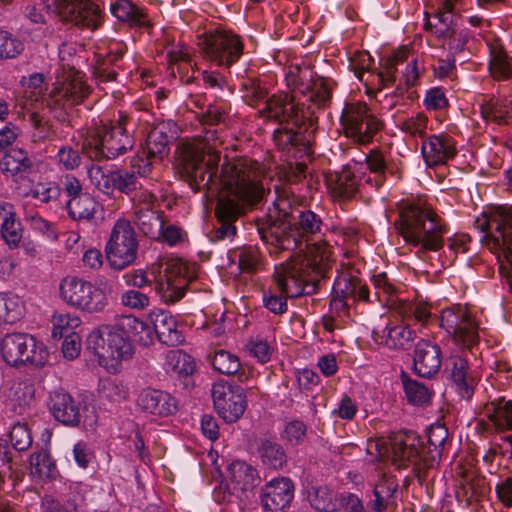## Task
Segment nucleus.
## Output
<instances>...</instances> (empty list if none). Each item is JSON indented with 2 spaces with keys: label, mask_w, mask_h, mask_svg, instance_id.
I'll use <instances>...</instances> for the list:
<instances>
[{
  "label": "nucleus",
  "mask_w": 512,
  "mask_h": 512,
  "mask_svg": "<svg viewBox=\"0 0 512 512\" xmlns=\"http://www.w3.org/2000/svg\"><path fill=\"white\" fill-rule=\"evenodd\" d=\"M234 259L238 260V266L241 272L253 274L262 267V256L259 250L254 246H244L233 251Z\"/></svg>",
  "instance_id": "nucleus-51"
},
{
  "label": "nucleus",
  "mask_w": 512,
  "mask_h": 512,
  "mask_svg": "<svg viewBox=\"0 0 512 512\" xmlns=\"http://www.w3.org/2000/svg\"><path fill=\"white\" fill-rule=\"evenodd\" d=\"M114 325L128 340L131 337L145 346L153 342L152 328L136 316H118Z\"/></svg>",
  "instance_id": "nucleus-36"
},
{
  "label": "nucleus",
  "mask_w": 512,
  "mask_h": 512,
  "mask_svg": "<svg viewBox=\"0 0 512 512\" xmlns=\"http://www.w3.org/2000/svg\"><path fill=\"white\" fill-rule=\"evenodd\" d=\"M161 266L158 263L152 264L149 271L163 292L165 302L174 304L183 298L188 284L196 279L197 266L182 259H173L166 263L163 274Z\"/></svg>",
  "instance_id": "nucleus-11"
},
{
  "label": "nucleus",
  "mask_w": 512,
  "mask_h": 512,
  "mask_svg": "<svg viewBox=\"0 0 512 512\" xmlns=\"http://www.w3.org/2000/svg\"><path fill=\"white\" fill-rule=\"evenodd\" d=\"M99 393L103 399L113 403H121L127 399L129 391L122 382L105 379L99 384Z\"/></svg>",
  "instance_id": "nucleus-59"
},
{
  "label": "nucleus",
  "mask_w": 512,
  "mask_h": 512,
  "mask_svg": "<svg viewBox=\"0 0 512 512\" xmlns=\"http://www.w3.org/2000/svg\"><path fill=\"white\" fill-rule=\"evenodd\" d=\"M150 318L153 324L152 331L159 341L168 346H176L184 341L182 333L178 330L177 321L170 313L156 310L150 313Z\"/></svg>",
  "instance_id": "nucleus-34"
},
{
  "label": "nucleus",
  "mask_w": 512,
  "mask_h": 512,
  "mask_svg": "<svg viewBox=\"0 0 512 512\" xmlns=\"http://www.w3.org/2000/svg\"><path fill=\"white\" fill-rule=\"evenodd\" d=\"M484 415L497 431L512 430V400L500 398L487 403Z\"/></svg>",
  "instance_id": "nucleus-37"
},
{
  "label": "nucleus",
  "mask_w": 512,
  "mask_h": 512,
  "mask_svg": "<svg viewBox=\"0 0 512 512\" xmlns=\"http://www.w3.org/2000/svg\"><path fill=\"white\" fill-rule=\"evenodd\" d=\"M27 121L30 124V139L34 144L52 140L56 136V130L47 117L39 112L28 113Z\"/></svg>",
  "instance_id": "nucleus-45"
},
{
  "label": "nucleus",
  "mask_w": 512,
  "mask_h": 512,
  "mask_svg": "<svg viewBox=\"0 0 512 512\" xmlns=\"http://www.w3.org/2000/svg\"><path fill=\"white\" fill-rule=\"evenodd\" d=\"M489 69L497 80L512 78V57H509L498 44L490 45Z\"/></svg>",
  "instance_id": "nucleus-44"
},
{
  "label": "nucleus",
  "mask_w": 512,
  "mask_h": 512,
  "mask_svg": "<svg viewBox=\"0 0 512 512\" xmlns=\"http://www.w3.org/2000/svg\"><path fill=\"white\" fill-rule=\"evenodd\" d=\"M60 296L69 306L90 314L103 312L109 304L102 288L75 276L61 281Z\"/></svg>",
  "instance_id": "nucleus-15"
},
{
  "label": "nucleus",
  "mask_w": 512,
  "mask_h": 512,
  "mask_svg": "<svg viewBox=\"0 0 512 512\" xmlns=\"http://www.w3.org/2000/svg\"><path fill=\"white\" fill-rule=\"evenodd\" d=\"M294 486L288 478L271 480L263 489L261 503L267 512H283L291 504Z\"/></svg>",
  "instance_id": "nucleus-27"
},
{
  "label": "nucleus",
  "mask_w": 512,
  "mask_h": 512,
  "mask_svg": "<svg viewBox=\"0 0 512 512\" xmlns=\"http://www.w3.org/2000/svg\"><path fill=\"white\" fill-rule=\"evenodd\" d=\"M409 54L410 50L406 46H403L394 51L393 54L386 59L383 70L379 73V78L385 86L394 83L397 66L407 62Z\"/></svg>",
  "instance_id": "nucleus-52"
},
{
  "label": "nucleus",
  "mask_w": 512,
  "mask_h": 512,
  "mask_svg": "<svg viewBox=\"0 0 512 512\" xmlns=\"http://www.w3.org/2000/svg\"><path fill=\"white\" fill-rule=\"evenodd\" d=\"M441 349L428 340H420L414 350V371L420 377L431 378L436 375L441 367Z\"/></svg>",
  "instance_id": "nucleus-28"
},
{
  "label": "nucleus",
  "mask_w": 512,
  "mask_h": 512,
  "mask_svg": "<svg viewBox=\"0 0 512 512\" xmlns=\"http://www.w3.org/2000/svg\"><path fill=\"white\" fill-rule=\"evenodd\" d=\"M23 309V302L19 296L11 292L0 293V325L19 320Z\"/></svg>",
  "instance_id": "nucleus-49"
},
{
  "label": "nucleus",
  "mask_w": 512,
  "mask_h": 512,
  "mask_svg": "<svg viewBox=\"0 0 512 512\" xmlns=\"http://www.w3.org/2000/svg\"><path fill=\"white\" fill-rule=\"evenodd\" d=\"M229 479L235 489L241 491L252 490L260 483L257 470L244 461H234L229 465Z\"/></svg>",
  "instance_id": "nucleus-38"
},
{
  "label": "nucleus",
  "mask_w": 512,
  "mask_h": 512,
  "mask_svg": "<svg viewBox=\"0 0 512 512\" xmlns=\"http://www.w3.org/2000/svg\"><path fill=\"white\" fill-rule=\"evenodd\" d=\"M421 153L427 166L443 165L457 154L456 142L445 133L430 135L423 139Z\"/></svg>",
  "instance_id": "nucleus-26"
},
{
  "label": "nucleus",
  "mask_w": 512,
  "mask_h": 512,
  "mask_svg": "<svg viewBox=\"0 0 512 512\" xmlns=\"http://www.w3.org/2000/svg\"><path fill=\"white\" fill-rule=\"evenodd\" d=\"M362 180L366 184L372 183L370 176H365L356 166L349 164L326 177L327 186L334 201L354 198L359 192Z\"/></svg>",
  "instance_id": "nucleus-24"
},
{
  "label": "nucleus",
  "mask_w": 512,
  "mask_h": 512,
  "mask_svg": "<svg viewBox=\"0 0 512 512\" xmlns=\"http://www.w3.org/2000/svg\"><path fill=\"white\" fill-rule=\"evenodd\" d=\"M142 150L145 151V155L161 160L169 152L167 134L158 128L152 129Z\"/></svg>",
  "instance_id": "nucleus-53"
},
{
  "label": "nucleus",
  "mask_w": 512,
  "mask_h": 512,
  "mask_svg": "<svg viewBox=\"0 0 512 512\" xmlns=\"http://www.w3.org/2000/svg\"><path fill=\"white\" fill-rule=\"evenodd\" d=\"M135 221L140 231L150 239H159L161 237V228H163V219L155 209H137L134 211Z\"/></svg>",
  "instance_id": "nucleus-41"
},
{
  "label": "nucleus",
  "mask_w": 512,
  "mask_h": 512,
  "mask_svg": "<svg viewBox=\"0 0 512 512\" xmlns=\"http://www.w3.org/2000/svg\"><path fill=\"white\" fill-rule=\"evenodd\" d=\"M22 194L24 196L30 195L41 203L47 204L59 198L61 188L55 182L38 183L30 190V192H23Z\"/></svg>",
  "instance_id": "nucleus-62"
},
{
  "label": "nucleus",
  "mask_w": 512,
  "mask_h": 512,
  "mask_svg": "<svg viewBox=\"0 0 512 512\" xmlns=\"http://www.w3.org/2000/svg\"><path fill=\"white\" fill-rule=\"evenodd\" d=\"M458 1L444 0L433 16L437 23L428 18L424 24L426 30H431L437 37L445 39L444 45L452 57L465 50L470 38L469 30L461 28L458 24V17L455 14Z\"/></svg>",
  "instance_id": "nucleus-12"
},
{
  "label": "nucleus",
  "mask_w": 512,
  "mask_h": 512,
  "mask_svg": "<svg viewBox=\"0 0 512 512\" xmlns=\"http://www.w3.org/2000/svg\"><path fill=\"white\" fill-rule=\"evenodd\" d=\"M120 302L128 309L144 310L150 305V297L144 291L128 289L121 294Z\"/></svg>",
  "instance_id": "nucleus-64"
},
{
  "label": "nucleus",
  "mask_w": 512,
  "mask_h": 512,
  "mask_svg": "<svg viewBox=\"0 0 512 512\" xmlns=\"http://www.w3.org/2000/svg\"><path fill=\"white\" fill-rule=\"evenodd\" d=\"M366 163L369 170L375 173L374 179L370 185L380 187L385 179V171L387 169L384 155L381 151L373 149L366 155Z\"/></svg>",
  "instance_id": "nucleus-61"
},
{
  "label": "nucleus",
  "mask_w": 512,
  "mask_h": 512,
  "mask_svg": "<svg viewBox=\"0 0 512 512\" xmlns=\"http://www.w3.org/2000/svg\"><path fill=\"white\" fill-rule=\"evenodd\" d=\"M221 143L217 131L207 129L184 147L182 166L189 181L198 183V186H206L211 181L212 174L206 175L220 162L216 148Z\"/></svg>",
  "instance_id": "nucleus-9"
},
{
  "label": "nucleus",
  "mask_w": 512,
  "mask_h": 512,
  "mask_svg": "<svg viewBox=\"0 0 512 512\" xmlns=\"http://www.w3.org/2000/svg\"><path fill=\"white\" fill-rule=\"evenodd\" d=\"M485 479L475 475H466L456 490V497L460 501L471 503L486 493Z\"/></svg>",
  "instance_id": "nucleus-47"
},
{
  "label": "nucleus",
  "mask_w": 512,
  "mask_h": 512,
  "mask_svg": "<svg viewBox=\"0 0 512 512\" xmlns=\"http://www.w3.org/2000/svg\"><path fill=\"white\" fill-rule=\"evenodd\" d=\"M211 181L206 186L189 181L195 191L217 193L218 198L226 197L241 206L252 207L260 202L264 188L260 184V166L257 162L246 158H225L218 173V165L209 169Z\"/></svg>",
  "instance_id": "nucleus-3"
},
{
  "label": "nucleus",
  "mask_w": 512,
  "mask_h": 512,
  "mask_svg": "<svg viewBox=\"0 0 512 512\" xmlns=\"http://www.w3.org/2000/svg\"><path fill=\"white\" fill-rule=\"evenodd\" d=\"M138 181L132 171L117 169L113 172L112 192L118 190L130 194L137 189Z\"/></svg>",
  "instance_id": "nucleus-63"
},
{
  "label": "nucleus",
  "mask_w": 512,
  "mask_h": 512,
  "mask_svg": "<svg viewBox=\"0 0 512 512\" xmlns=\"http://www.w3.org/2000/svg\"><path fill=\"white\" fill-rule=\"evenodd\" d=\"M479 105L482 117L488 121L500 123L512 113V108L495 98L484 99Z\"/></svg>",
  "instance_id": "nucleus-55"
},
{
  "label": "nucleus",
  "mask_w": 512,
  "mask_h": 512,
  "mask_svg": "<svg viewBox=\"0 0 512 512\" xmlns=\"http://www.w3.org/2000/svg\"><path fill=\"white\" fill-rule=\"evenodd\" d=\"M329 257L330 250L323 245L313 259L296 254L276 265L273 279L277 290L290 298L313 293L324 276Z\"/></svg>",
  "instance_id": "nucleus-5"
},
{
  "label": "nucleus",
  "mask_w": 512,
  "mask_h": 512,
  "mask_svg": "<svg viewBox=\"0 0 512 512\" xmlns=\"http://www.w3.org/2000/svg\"><path fill=\"white\" fill-rule=\"evenodd\" d=\"M259 113L279 123L280 127L273 133V141L279 150L294 159L311 155L309 129L314 130L315 118L312 114L306 115L303 104L296 103L294 95H272Z\"/></svg>",
  "instance_id": "nucleus-2"
},
{
  "label": "nucleus",
  "mask_w": 512,
  "mask_h": 512,
  "mask_svg": "<svg viewBox=\"0 0 512 512\" xmlns=\"http://www.w3.org/2000/svg\"><path fill=\"white\" fill-rule=\"evenodd\" d=\"M257 450L262 463L269 468L279 469L286 463V453L275 441L261 440Z\"/></svg>",
  "instance_id": "nucleus-48"
},
{
  "label": "nucleus",
  "mask_w": 512,
  "mask_h": 512,
  "mask_svg": "<svg viewBox=\"0 0 512 512\" xmlns=\"http://www.w3.org/2000/svg\"><path fill=\"white\" fill-rule=\"evenodd\" d=\"M357 301H369L368 287L359 277L344 272L334 282L330 307L336 312H341Z\"/></svg>",
  "instance_id": "nucleus-23"
},
{
  "label": "nucleus",
  "mask_w": 512,
  "mask_h": 512,
  "mask_svg": "<svg viewBox=\"0 0 512 512\" xmlns=\"http://www.w3.org/2000/svg\"><path fill=\"white\" fill-rule=\"evenodd\" d=\"M48 406L54 418L62 424L76 426L80 423L79 405L69 393L63 390L53 391Z\"/></svg>",
  "instance_id": "nucleus-31"
},
{
  "label": "nucleus",
  "mask_w": 512,
  "mask_h": 512,
  "mask_svg": "<svg viewBox=\"0 0 512 512\" xmlns=\"http://www.w3.org/2000/svg\"><path fill=\"white\" fill-rule=\"evenodd\" d=\"M165 370L172 376H188L195 370L192 357L181 350H170L165 355Z\"/></svg>",
  "instance_id": "nucleus-42"
},
{
  "label": "nucleus",
  "mask_w": 512,
  "mask_h": 512,
  "mask_svg": "<svg viewBox=\"0 0 512 512\" xmlns=\"http://www.w3.org/2000/svg\"><path fill=\"white\" fill-rule=\"evenodd\" d=\"M0 350L4 361L10 366L30 364L42 367L49 358L43 342L27 333H11L4 336Z\"/></svg>",
  "instance_id": "nucleus-13"
},
{
  "label": "nucleus",
  "mask_w": 512,
  "mask_h": 512,
  "mask_svg": "<svg viewBox=\"0 0 512 512\" xmlns=\"http://www.w3.org/2000/svg\"><path fill=\"white\" fill-rule=\"evenodd\" d=\"M46 1L41 0L40 5L52 9L65 23L92 30L101 25V11L92 0H53L52 6Z\"/></svg>",
  "instance_id": "nucleus-19"
},
{
  "label": "nucleus",
  "mask_w": 512,
  "mask_h": 512,
  "mask_svg": "<svg viewBox=\"0 0 512 512\" xmlns=\"http://www.w3.org/2000/svg\"><path fill=\"white\" fill-rule=\"evenodd\" d=\"M198 45L204 58L218 66L230 68L243 54L244 44L239 35L229 30L214 29L205 32Z\"/></svg>",
  "instance_id": "nucleus-14"
},
{
  "label": "nucleus",
  "mask_w": 512,
  "mask_h": 512,
  "mask_svg": "<svg viewBox=\"0 0 512 512\" xmlns=\"http://www.w3.org/2000/svg\"><path fill=\"white\" fill-rule=\"evenodd\" d=\"M90 94V87L85 76L80 71L69 72L62 80H58L51 90L49 97L63 105H76L84 101Z\"/></svg>",
  "instance_id": "nucleus-25"
},
{
  "label": "nucleus",
  "mask_w": 512,
  "mask_h": 512,
  "mask_svg": "<svg viewBox=\"0 0 512 512\" xmlns=\"http://www.w3.org/2000/svg\"><path fill=\"white\" fill-rule=\"evenodd\" d=\"M345 135L356 143L367 144L382 129V122L371 113L366 103H347L341 114Z\"/></svg>",
  "instance_id": "nucleus-18"
},
{
  "label": "nucleus",
  "mask_w": 512,
  "mask_h": 512,
  "mask_svg": "<svg viewBox=\"0 0 512 512\" xmlns=\"http://www.w3.org/2000/svg\"><path fill=\"white\" fill-rule=\"evenodd\" d=\"M398 483L393 477H382L374 487V500L371 501V508L375 512H383L396 505V491Z\"/></svg>",
  "instance_id": "nucleus-39"
},
{
  "label": "nucleus",
  "mask_w": 512,
  "mask_h": 512,
  "mask_svg": "<svg viewBox=\"0 0 512 512\" xmlns=\"http://www.w3.org/2000/svg\"><path fill=\"white\" fill-rule=\"evenodd\" d=\"M480 242L497 258L499 272L512 291V207L497 206L474 221Z\"/></svg>",
  "instance_id": "nucleus-6"
},
{
  "label": "nucleus",
  "mask_w": 512,
  "mask_h": 512,
  "mask_svg": "<svg viewBox=\"0 0 512 512\" xmlns=\"http://www.w3.org/2000/svg\"><path fill=\"white\" fill-rule=\"evenodd\" d=\"M138 248L137 235L130 221L118 219L105 246L109 265L116 270L132 265L137 259Z\"/></svg>",
  "instance_id": "nucleus-16"
},
{
  "label": "nucleus",
  "mask_w": 512,
  "mask_h": 512,
  "mask_svg": "<svg viewBox=\"0 0 512 512\" xmlns=\"http://www.w3.org/2000/svg\"><path fill=\"white\" fill-rule=\"evenodd\" d=\"M403 387L408 401L415 405L429 402L431 391L423 383L409 378H403Z\"/></svg>",
  "instance_id": "nucleus-60"
},
{
  "label": "nucleus",
  "mask_w": 512,
  "mask_h": 512,
  "mask_svg": "<svg viewBox=\"0 0 512 512\" xmlns=\"http://www.w3.org/2000/svg\"><path fill=\"white\" fill-rule=\"evenodd\" d=\"M447 367L458 394L461 398L470 400L474 394L476 380L468 372V361L462 356L454 355L448 359Z\"/></svg>",
  "instance_id": "nucleus-35"
},
{
  "label": "nucleus",
  "mask_w": 512,
  "mask_h": 512,
  "mask_svg": "<svg viewBox=\"0 0 512 512\" xmlns=\"http://www.w3.org/2000/svg\"><path fill=\"white\" fill-rule=\"evenodd\" d=\"M367 453L377 462L391 461L398 469L412 467L418 478L425 475L426 447L414 434L398 435L390 443L385 440H369L366 447Z\"/></svg>",
  "instance_id": "nucleus-8"
},
{
  "label": "nucleus",
  "mask_w": 512,
  "mask_h": 512,
  "mask_svg": "<svg viewBox=\"0 0 512 512\" xmlns=\"http://www.w3.org/2000/svg\"><path fill=\"white\" fill-rule=\"evenodd\" d=\"M308 500L320 512H335L341 508L340 494L327 486L313 487L308 494Z\"/></svg>",
  "instance_id": "nucleus-40"
},
{
  "label": "nucleus",
  "mask_w": 512,
  "mask_h": 512,
  "mask_svg": "<svg viewBox=\"0 0 512 512\" xmlns=\"http://www.w3.org/2000/svg\"><path fill=\"white\" fill-rule=\"evenodd\" d=\"M141 410L157 416H169L177 411V401L168 392L156 389H144L138 396Z\"/></svg>",
  "instance_id": "nucleus-32"
},
{
  "label": "nucleus",
  "mask_w": 512,
  "mask_h": 512,
  "mask_svg": "<svg viewBox=\"0 0 512 512\" xmlns=\"http://www.w3.org/2000/svg\"><path fill=\"white\" fill-rule=\"evenodd\" d=\"M87 346L98 357L99 364L107 368H114L120 361L133 355L131 342L115 325L94 330L87 339Z\"/></svg>",
  "instance_id": "nucleus-10"
},
{
  "label": "nucleus",
  "mask_w": 512,
  "mask_h": 512,
  "mask_svg": "<svg viewBox=\"0 0 512 512\" xmlns=\"http://www.w3.org/2000/svg\"><path fill=\"white\" fill-rule=\"evenodd\" d=\"M395 229L418 252L439 251L448 232L445 221L425 202H403L398 206Z\"/></svg>",
  "instance_id": "nucleus-4"
},
{
  "label": "nucleus",
  "mask_w": 512,
  "mask_h": 512,
  "mask_svg": "<svg viewBox=\"0 0 512 512\" xmlns=\"http://www.w3.org/2000/svg\"><path fill=\"white\" fill-rule=\"evenodd\" d=\"M372 338L380 346L390 350H406L415 338V332L404 324L388 323L381 330H373Z\"/></svg>",
  "instance_id": "nucleus-29"
},
{
  "label": "nucleus",
  "mask_w": 512,
  "mask_h": 512,
  "mask_svg": "<svg viewBox=\"0 0 512 512\" xmlns=\"http://www.w3.org/2000/svg\"><path fill=\"white\" fill-rule=\"evenodd\" d=\"M210 360L215 370L226 375L238 373L241 367L239 358L225 350L216 351Z\"/></svg>",
  "instance_id": "nucleus-58"
},
{
  "label": "nucleus",
  "mask_w": 512,
  "mask_h": 512,
  "mask_svg": "<svg viewBox=\"0 0 512 512\" xmlns=\"http://www.w3.org/2000/svg\"><path fill=\"white\" fill-rule=\"evenodd\" d=\"M437 321L439 327L458 346L471 347L479 339L478 323L464 306L453 305L443 309Z\"/></svg>",
  "instance_id": "nucleus-17"
},
{
  "label": "nucleus",
  "mask_w": 512,
  "mask_h": 512,
  "mask_svg": "<svg viewBox=\"0 0 512 512\" xmlns=\"http://www.w3.org/2000/svg\"><path fill=\"white\" fill-rule=\"evenodd\" d=\"M113 172L114 170L104 169L97 164H92L87 169L90 183L104 194L112 193Z\"/></svg>",
  "instance_id": "nucleus-57"
},
{
  "label": "nucleus",
  "mask_w": 512,
  "mask_h": 512,
  "mask_svg": "<svg viewBox=\"0 0 512 512\" xmlns=\"http://www.w3.org/2000/svg\"><path fill=\"white\" fill-rule=\"evenodd\" d=\"M127 116L90 128L82 142V152L91 160H113L134 146Z\"/></svg>",
  "instance_id": "nucleus-7"
},
{
  "label": "nucleus",
  "mask_w": 512,
  "mask_h": 512,
  "mask_svg": "<svg viewBox=\"0 0 512 512\" xmlns=\"http://www.w3.org/2000/svg\"><path fill=\"white\" fill-rule=\"evenodd\" d=\"M63 191L68 197L66 210L68 216L77 222L95 223L101 214V205L87 192H83L82 184L73 175L65 176Z\"/></svg>",
  "instance_id": "nucleus-21"
},
{
  "label": "nucleus",
  "mask_w": 512,
  "mask_h": 512,
  "mask_svg": "<svg viewBox=\"0 0 512 512\" xmlns=\"http://www.w3.org/2000/svg\"><path fill=\"white\" fill-rule=\"evenodd\" d=\"M30 472L39 478H54L57 469L54 460L47 450L41 449L30 456Z\"/></svg>",
  "instance_id": "nucleus-50"
},
{
  "label": "nucleus",
  "mask_w": 512,
  "mask_h": 512,
  "mask_svg": "<svg viewBox=\"0 0 512 512\" xmlns=\"http://www.w3.org/2000/svg\"><path fill=\"white\" fill-rule=\"evenodd\" d=\"M32 169L33 161L29 158L28 153L20 148L11 149L0 160L1 172L16 184L25 181Z\"/></svg>",
  "instance_id": "nucleus-33"
},
{
  "label": "nucleus",
  "mask_w": 512,
  "mask_h": 512,
  "mask_svg": "<svg viewBox=\"0 0 512 512\" xmlns=\"http://www.w3.org/2000/svg\"><path fill=\"white\" fill-rule=\"evenodd\" d=\"M81 324V319L69 313L65 314H55L52 317V337L57 338H66L69 335L77 334L75 329L79 327Z\"/></svg>",
  "instance_id": "nucleus-54"
},
{
  "label": "nucleus",
  "mask_w": 512,
  "mask_h": 512,
  "mask_svg": "<svg viewBox=\"0 0 512 512\" xmlns=\"http://www.w3.org/2000/svg\"><path fill=\"white\" fill-rule=\"evenodd\" d=\"M308 69L302 70L298 66L289 67L286 81L293 93L299 92L317 108H325L331 102L332 88L328 81L322 77L312 78Z\"/></svg>",
  "instance_id": "nucleus-20"
},
{
  "label": "nucleus",
  "mask_w": 512,
  "mask_h": 512,
  "mask_svg": "<svg viewBox=\"0 0 512 512\" xmlns=\"http://www.w3.org/2000/svg\"><path fill=\"white\" fill-rule=\"evenodd\" d=\"M448 438V430L442 425L432 426L428 432L425 466H434L441 458V449Z\"/></svg>",
  "instance_id": "nucleus-46"
},
{
  "label": "nucleus",
  "mask_w": 512,
  "mask_h": 512,
  "mask_svg": "<svg viewBox=\"0 0 512 512\" xmlns=\"http://www.w3.org/2000/svg\"><path fill=\"white\" fill-rule=\"evenodd\" d=\"M214 407L226 422L237 421L245 412L247 403L244 389L224 381H218L212 386Z\"/></svg>",
  "instance_id": "nucleus-22"
},
{
  "label": "nucleus",
  "mask_w": 512,
  "mask_h": 512,
  "mask_svg": "<svg viewBox=\"0 0 512 512\" xmlns=\"http://www.w3.org/2000/svg\"><path fill=\"white\" fill-rule=\"evenodd\" d=\"M110 10L117 19L132 26H144L148 22L143 10L129 0H117L111 4Z\"/></svg>",
  "instance_id": "nucleus-43"
},
{
  "label": "nucleus",
  "mask_w": 512,
  "mask_h": 512,
  "mask_svg": "<svg viewBox=\"0 0 512 512\" xmlns=\"http://www.w3.org/2000/svg\"><path fill=\"white\" fill-rule=\"evenodd\" d=\"M247 209L248 207L236 204L226 197L218 198L215 214L220 226L215 231V237L219 240L233 237L236 234L233 223L244 215Z\"/></svg>",
  "instance_id": "nucleus-30"
},
{
  "label": "nucleus",
  "mask_w": 512,
  "mask_h": 512,
  "mask_svg": "<svg viewBox=\"0 0 512 512\" xmlns=\"http://www.w3.org/2000/svg\"><path fill=\"white\" fill-rule=\"evenodd\" d=\"M276 193L274 213L270 212L256 221L258 234L272 256L294 250L299 238L320 233L322 227V219L318 214L292 207L296 201L293 192L290 195L285 190H276Z\"/></svg>",
  "instance_id": "nucleus-1"
},
{
  "label": "nucleus",
  "mask_w": 512,
  "mask_h": 512,
  "mask_svg": "<svg viewBox=\"0 0 512 512\" xmlns=\"http://www.w3.org/2000/svg\"><path fill=\"white\" fill-rule=\"evenodd\" d=\"M429 119L423 112L409 116L401 120L398 124L399 129L410 137L426 138V130Z\"/></svg>",
  "instance_id": "nucleus-56"
}]
</instances>
